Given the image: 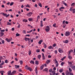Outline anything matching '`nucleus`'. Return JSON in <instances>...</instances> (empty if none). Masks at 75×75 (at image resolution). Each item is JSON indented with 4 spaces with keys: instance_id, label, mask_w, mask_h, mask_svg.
I'll list each match as a JSON object with an SVG mask.
<instances>
[{
    "instance_id": "09e8293b",
    "label": "nucleus",
    "mask_w": 75,
    "mask_h": 75,
    "mask_svg": "<svg viewBox=\"0 0 75 75\" xmlns=\"http://www.w3.org/2000/svg\"><path fill=\"white\" fill-rule=\"evenodd\" d=\"M55 72H56L55 71H52V74H55Z\"/></svg>"
},
{
    "instance_id": "72a5a7b5",
    "label": "nucleus",
    "mask_w": 75,
    "mask_h": 75,
    "mask_svg": "<svg viewBox=\"0 0 75 75\" xmlns=\"http://www.w3.org/2000/svg\"><path fill=\"white\" fill-rule=\"evenodd\" d=\"M41 56L40 55H39L38 56V58L39 59H40V58H41Z\"/></svg>"
},
{
    "instance_id": "a878e982",
    "label": "nucleus",
    "mask_w": 75,
    "mask_h": 75,
    "mask_svg": "<svg viewBox=\"0 0 75 75\" xmlns=\"http://www.w3.org/2000/svg\"><path fill=\"white\" fill-rule=\"evenodd\" d=\"M38 5H39V6H40V7H42V4H41V3H39L38 4Z\"/></svg>"
},
{
    "instance_id": "603ef678",
    "label": "nucleus",
    "mask_w": 75,
    "mask_h": 75,
    "mask_svg": "<svg viewBox=\"0 0 75 75\" xmlns=\"http://www.w3.org/2000/svg\"><path fill=\"white\" fill-rule=\"evenodd\" d=\"M13 4H14V3L12 2L10 4V6H13Z\"/></svg>"
},
{
    "instance_id": "6e6d98bb",
    "label": "nucleus",
    "mask_w": 75,
    "mask_h": 75,
    "mask_svg": "<svg viewBox=\"0 0 75 75\" xmlns=\"http://www.w3.org/2000/svg\"><path fill=\"white\" fill-rule=\"evenodd\" d=\"M54 53H55V54H57V53H58V51H57V50H55Z\"/></svg>"
},
{
    "instance_id": "37998d69",
    "label": "nucleus",
    "mask_w": 75,
    "mask_h": 75,
    "mask_svg": "<svg viewBox=\"0 0 75 75\" xmlns=\"http://www.w3.org/2000/svg\"><path fill=\"white\" fill-rule=\"evenodd\" d=\"M63 71V70L62 69H60L59 70V72L61 73Z\"/></svg>"
},
{
    "instance_id": "4be33fe9",
    "label": "nucleus",
    "mask_w": 75,
    "mask_h": 75,
    "mask_svg": "<svg viewBox=\"0 0 75 75\" xmlns=\"http://www.w3.org/2000/svg\"><path fill=\"white\" fill-rule=\"evenodd\" d=\"M40 49H37L36 51V52H37V53H38V52H40Z\"/></svg>"
},
{
    "instance_id": "39448f33",
    "label": "nucleus",
    "mask_w": 75,
    "mask_h": 75,
    "mask_svg": "<svg viewBox=\"0 0 75 75\" xmlns=\"http://www.w3.org/2000/svg\"><path fill=\"white\" fill-rule=\"evenodd\" d=\"M54 62L56 64V67H58V65H59V63H58V61L57 60V59H54Z\"/></svg>"
},
{
    "instance_id": "7ed1b4c3",
    "label": "nucleus",
    "mask_w": 75,
    "mask_h": 75,
    "mask_svg": "<svg viewBox=\"0 0 75 75\" xmlns=\"http://www.w3.org/2000/svg\"><path fill=\"white\" fill-rule=\"evenodd\" d=\"M1 14L4 16H5L6 17H8L10 16V14H8L7 15V13H2Z\"/></svg>"
},
{
    "instance_id": "6e6552de",
    "label": "nucleus",
    "mask_w": 75,
    "mask_h": 75,
    "mask_svg": "<svg viewBox=\"0 0 75 75\" xmlns=\"http://www.w3.org/2000/svg\"><path fill=\"white\" fill-rule=\"evenodd\" d=\"M64 8H65L64 7H61L59 8V10H60V11H63V10L64 9ZM62 9L63 10H62Z\"/></svg>"
},
{
    "instance_id": "0e129e2a",
    "label": "nucleus",
    "mask_w": 75,
    "mask_h": 75,
    "mask_svg": "<svg viewBox=\"0 0 75 75\" xmlns=\"http://www.w3.org/2000/svg\"><path fill=\"white\" fill-rule=\"evenodd\" d=\"M2 59H3V57H0V60H1Z\"/></svg>"
},
{
    "instance_id": "49530a36",
    "label": "nucleus",
    "mask_w": 75,
    "mask_h": 75,
    "mask_svg": "<svg viewBox=\"0 0 75 75\" xmlns=\"http://www.w3.org/2000/svg\"><path fill=\"white\" fill-rule=\"evenodd\" d=\"M23 22H25V23H26V22H27V20H26L25 19H23Z\"/></svg>"
},
{
    "instance_id": "5fc2aeb1",
    "label": "nucleus",
    "mask_w": 75,
    "mask_h": 75,
    "mask_svg": "<svg viewBox=\"0 0 75 75\" xmlns=\"http://www.w3.org/2000/svg\"><path fill=\"white\" fill-rule=\"evenodd\" d=\"M64 62H62L61 64V65L62 66L64 65Z\"/></svg>"
},
{
    "instance_id": "ea45409f",
    "label": "nucleus",
    "mask_w": 75,
    "mask_h": 75,
    "mask_svg": "<svg viewBox=\"0 0 75 75\" xmlns=\"http://www.w3.org/2000/svg\"><path fill=\"white\" fill-rule=\"evenodd\" d=\"M73 52V50H71L69 52V54H70V53L71 52Z\"/></svg>"
},
{
    "instance_id": "de8ad7c7",
    "label": "nucleus",
    "mask_w": 75,
    "mask_h": 75,
    "mask_svg": "<svg viewBox=\"0 0 75 75\" xmlns=\"http://www.w3.org/2000/svg\"><path fill=\"white\" fill-rule=\"evenodd\" d=\"M73 13H75V9L74 8L72 9Z\"/></svg>"
},
{
    "instance_id": "473e14b6",
    "label": "nucleus",
    "mask_w": 75,
    "mask_h": 75,
    "mask_svg": "<svg viewBox=\"0 0 75 75\" xmlns=\"http://www.w3.org/2000/svg\"><path fill=\"white\" fill-rule=\"evenodd\" d=\"M40 16H38L37 17V21H38V19H40Z\"/></svg>"
},
{
    "instance_id": "e2e57ef3",
    "label": "nucleus",
    "mask_w": 75,
    "mask_h": 75,
    "mask_svg": "<svg viewBox=\"0 0 75 75\" xmlns=\"http://www.w3.org/2000/svg\"><path fill=\"white\" fill-rule=\"evenodd\" d=\"M55 11H56V12H58V10L57 9H55Z\"/></svg>"
},
{
    "instance_id": "680f3d73",
    "label": "nucleus",
    "mask_w": 75,
    "mask_h": 75,
    "mask_svg": "<svg viewBox=\"0 0 75 75\" xmlns=\"http://www.w3.org/2000/svg\"><path fill=\"white\" fill-rule=\"evenodd\" d=\"M5 62V63H8V60H6Z\"/></svg>"
},
{
    "instance_id": "9b49d317",
    "label": "nucleus",
    "mask_w": 75,
    "mask_h": 75,
    "mask_svg": "<svg viewBox=\"0 0 75 75\" xmlns=\"http://www.w3.org/2000/svg\"><path fill=\"white\" fill-rule=\"evenodd\" d=\"M51 62V61L50 60L47 59L46 61V63L47 64H48Z\"/></svg>"
},
{
    "instance_id": "f8f14e48",
    "label": "nucleus",
    "mask_w": 75,
    "mask_h": 75,
    "mask_svg": "<svg viewBox=\"0 0 75 75\" xmlns=\"http://www.w3.org/2000/svg\"><path fill=\"white\" fill-rule=\"evenodd\" d=\"M48 49H49V50H52L53 49V47L52 46H50L48 47Z\"/></svg>"
},
{
    "instance_id": "774afa93",
    "label": "nucleus",
    "mask_w": 75,
    "mask_h": 75,
    "mask_svg": "<svg viewBox=\"0 0 75 75\" xmlns=\"http://www.w3.org/2000/svg\"><path fill=\"white\" fill-rule=\"evenodd\" d=\"M11 30L12 31H14V28H11Z\"/></svg>"
},
{
    "instance_id": "c756f323",
    "label": "nucleus",
    "mask_w": 75,
    "mask_h": 75,
    "mask_svg": "<svg viewBox=\"0 0 75 75\" xmlns=\"http://www.w3.org/2000/svg\"><path fill=\"white\" fill-rule=\"evenodd\" d=\"M25 41H27V40L28 41H29V40H30V38H25Z\"/></svg>"
},
{
    "instance_id": "aec40b11",
    "label": "nucleus",
    "mask_w": 75,
    "mask_h": 75,
    "mask_svg": "<svg viewBox=\"0 0 75 75\" xmlns=\"http://www.w3.org/2000/svg\"><path fill=\"white\" fill-rule=\"evenodd\" d=\"M11 71H9L8 72V75H11Z\"/></svg>"
},
{
    "instance_id": "e433bc0d",
    "label": "nucleus",
    "mask_w": 75,
    "mask_h": 75,
    "mask_svg": "<svg viewBox=\"0 0 75 75\" xmlns=\"http://www.w3.org/2000/svg\"><path fill=\"white\" fill-rule=\"evenodd\" d=\"M48 70V68H45L44 69L43 71H47Z\"/></svg>"
},
{
    "instance_id": "c03bdc74",
    "label": "nucleus",
    "mask_w": 75,
    "mask_h": 75,
    "mask_svg": "<svg viewBox=\"0 0 75 75\" xmlns=\"http://www.w3.org/2000/svg\"><path fill=\"white\" fill-rule=\"evenodd\" d=\"M20 34L18 33H17L16 34V37H18V36H20Z\"/></svg>"
},
{
    "instance_id": "a18cd8bd",
    "label": "nucleus",
    "mask_w": 75,
    "mask_h": 75,
    "mask_svg": "<svg viewBox=\"0 0 75 75\" xmlns=\"http://www.w3.org/2000/svg\"><path fill=\"white\" fill-rule=\"evenodd\" d=\"M72 7H71L70 8V9L69 10V11H72Z\"/></svg>"
},
{
    "instance_id": "bf43d9fd",
    "label": "nucleus",
    "mask_w": 75,
    "mask_h": 75,
    "mask_svg": "<svg viewBox=\"0 0 75 75\" xmlns=\"http://www.w3.org/2000/svg\"><path fill=\"white\" fill-rule=\"evenodd\" d=\"M28 27H30V28H33V26H31V25H28Z\"/></svg>"
},
{
    "instance_id": "c9c22d12",
    "label": "nucleus",
    "mask_w": 75,
    "mask_h": 75,
    "mask_svg": "<svg viewBox=\"0 0 75 75\" xmlns=\"http://www.w3.org/2000/svg\"><path fill=\"white\" fill-rule=\"evenodd\" d=\"M25 7H30V6L28 4H27L25 6Z\"/></svg>"
},
{
    "instance_id": "3c124183",
    "label": "nucleus",
    "mask_w": 75,
    "mask_h": 75,
    "mask_svg": "<svg viewBox=\"0 0 75 75\" xmlns=\"http://www.w3.org/2000/svg\"><path fill=\"white\" fill-rule=\"evenodd\" d=\"M28 20L29 21H31L33 20V19H32V18H29L28 19Z\"/></svg>"
},
{
    "instance_id": "9d476101",
    "label": "nucleus",
    "mask_w": 75,
    "mask_h": 75,
    "mask_svg": "<svg viewBox=\"0 0 75 75\" xmlns=\"http://www.w3.org/2000/svg\"><path fill=\"white\" fill-rule=\"evenodd\" d=\"M42 59L44 60H45V56H44V53H42Z\"/></svg>"
},
{
    "instance_id": "338daca9",
    "label": "nucleus",
    "mask_w": 75,
    "mask_h": 75,
    "mask_svg": "<svg viewBox=\"0 0 75 75\" xmlns=\"http://www.w3.org/2000/svg\"><path fill=\"white\" fill-rule=\"evenodd\" d=\"M1 7L2 8H4V5H2Z\"/></svg>"
},
{
    "instance_id": "58836bf2",
    "label": "nucleus",
    "mask_w": 75,
    "mask_h": 75,
    "mask_svg": "<svg viewBox=\"0 0 75 75\" xmlns=\"http://www.w3.org/2000/svg\"><path fill=\"white\" fill-rule=\"evenodd\" d=\"M64 42L65 44H67V43H68V40H66Z\"/></svg>"
},
{
    "instance_id": "864d4df0",
    "label": "nucleus",
    "mask_w": 75,
    "mask_h": 75,
    "mask_svg": "<svg viewBox=\"0 0 75 75\" xmlns=\"http://www.w3.org/2000/svg\"><path fill=\"white\" fill-rule=\"evenodd\" d=\"M0 31H1V32H2L3 33V32H4V31H5V30H4V29L2 30H0Z\"/></svg>"
},
{
    "instance_id": "7c9ffc66",
    "label": "nucleus",
    "mask_w": 75,
    "mask_h": 75,
    "mask_svg": "<svg viewBox=\"0 0 75 75\" xmlns=\"http://www.w3.org/2000/svg\"><path fill=\"white\" fill-rule=\"evenodd\" d=\"M39 63V62H38L37 61H36L35 62V64L36 65H38Z\"/></svg>"
},
{
    "instance_id": "4d7b16f0",
    "label": "nucleus",
    "mask_w": 75,
    "mask_h": 75,
    "mask_svg": "<svg viewBox=\"0 0 75 75\" xmlns=\"http://www.w3.org/2000/svg\"><path fill=\"white\" fill-rule=\"evenodd\" d=\"M68 64H69L70 65H72V62H68Z\"/></svg>"
},
{
    "instance_id": "79ce46f5",
    "label": "nucleus",
    "mask_w": 75,
    "mask_h": 75,
    "mask_svg": "<svg viewBox=\"0 0 75 75\" xmlns=\"http://www.w3.org/2000/svg\"><path fill=\"white\" fill-rule=\"evenodd\" d=\"M53 27H55V28L56 27V23H54V24H53Z\"/></svg>"
},
{
    "instance_id": "412c9836",
    "label": "nucleus",
    "mask_w": 75,
    "mask_h": 75,
    "mask_svg": "<svg viewBox=\"0 0 75 75\" xmlns=\"http://www.w3.org/2000/svg\"><path fill=\"white\" fill-rule=\"evenodd\" d=\"M69 73L71 72L72 71V70L71 68H69Z\"/></svg>"
},
{
    "instance_id": "f3484780",
    "label": "nucleus",
    "mask_w": 75,
    "mask_h": 75,
    "mask_svg": "<svg viewBox=\"0 0 75 75\" xmlns=\"http://www.w3.org/2000/svg\"><path fill=\"white\" fill-rule=\"evenodd\" d=\"M15 67L16 69H17V68H19V67H20V66L19 65H15Z\"/></svg>"
},
{
    "instance_id": "bb28decb",
    "label": "nucleus",
    "mask_w": 75,
    "mask_h": 75,
    "mask_svg": "<svg viewBox=\"0 0 75 75\" xmlns=\"http://www.w3.org/2000/svg\"><path fill=\"white\" fill-rule=\"evenodd\" d=\"M19 62L21 65L23 64V62L22 60L19 61Z\"/></svg>"
},
{
    "instance_id": "a19ab883",
    "label": "nucleus",
    "mask_w": 75,
    "mask_h": 75,
    "mask_svg": "<svg viewBox=\"0 0 75 75\" xmlns=\"http://www.w3.org/2000/svg\"><path fill=\"white\" fill-rule=\"evenodd\" d=\"M65 58H66V57H63L62 59H61L62 61H64V59H65Z\"/></svg>"
},
{
    "instance_id": "f704fd0d",
    "label": "nucleus",
    "mask_w": 75,
    "mask_h": 75,
    "mask_svg": "<svg viewBox=\"0 0 75 75\" xmlns=\"http://www.w3.org/2000/svg\"><path fill=\"white\" fill-rule=\"evenodd\" d=\"M28 54L29 55H31V50L29 51Z\"/></svg>"
},
{
    "instance_id": "f257e3e1",
    "label": "nucleus",
    "mask_w": 75,
    "mask_h": 75,
    "mask_svg": "<svg viewBox=\"0 0 75 75\" xmlns=\"http://www.w3.org/2000/svg\"><path fill=\"white\" fill-rule=\"evenodd\" d=\"M45 30L46 32H49L50 30V28L48 26H47L45 29Z\"/></svg>"
},
{
    "instance_id": "2f4dec72",
    "label": "nucleus",
    "mask_w": 75,
    "mask_h": 75,
    "mask_svg": "<svg viewBox=\"0 0 75 75\" xmlns=\"http://www.w3.org/2000/svg\"><path fill=\"white\" fill-rule=\"evenodd\" d=\"M44 67V65H42L40 66V69L41 70H42Z\"/></svg>"
},
{
    "instance_id": "20e7f679",
    "label": "nucleus",
    "mask_w": 75,
    "mask_h": 75,
    "mask_svg": "<svg viewBox=\"0 0 75 75\" xmlns=\"http://www.w3.org/2000/svg\"><path fill=\"white\" fill-rule=\"evenodd\" d=\"M70 34H71V33L69 32L68 31H66L65 33V35L66 36V37H68L70 35Z\"/></svg>"
},
{
    "instance_id": "052dcab7",
    "label": "nucleus",
    "mask_w": 75,
    "mask_h": 75,
    "mask_svg": "<svg viewBox=\"0 0 75 75\" xmlns=\"http://www.w3.org/2000/svg\"><path fill=\"white\" fill-rule=\"evenodd\" d=\"M48 57L49 58H51V56L49 55H48Z\"/></svg>"
},
{
    "instance_id": "dca6fc26",
    "label": "nucleus",
    "mask_w": 75,
    "mask_h": 75,
    "mask_svg": "<svg viewBox=\"0 0 75 75\" xmlns=\"http://www.w3.org/2000/svg\"><path fill=\"white\" fill-rule=\"evenodd\" d=\"M71 68L73 71H75V66L73 65L71 67Z\"/></svg>"
},
{
    "instance_id": "6ab92c4d",
    "label": "nucleus",
    "mask_w": 75,
    "mask_h": 75,
    "mask_svg": "<svg viewBox=\"0 0 75 75\" xmlns=\"http://www.w3.org/2000/svg\"><path fill=\"white\" fill-rule=\"evenodd\" d=\"M68 58L70 59H72V57L69 54H68Z\"/></svg>"
},
{
    "instance_id": "c85d7f7f",
    "label": "nucleus",
    "mask_w": 75,
    "mask_h": 75,
    "mask_svg": "<svg viewBox=\"0 0 75 75\" xmlns=\"http://www.w3.org/2000/svg\"><path fill=\"white\" fill-rule=\"evenodd\" d=\"M30 63L33 64H34V61L33 60H31L30 62Z\"/></svg>"
},
{
    "instance_id": "423d86ee",
    "label": "nucleus",
    "mask_w": 75,
    "mask_h": 75,
    "mask_svg": "<svg viewBox=\"0 0 75 75\" xmlns=\"http://www.w3.org/2000/svg\"><path fill=\"white\" fill-rule=\"evenodd\" d=\"M58 51L59 53H63V50L61 48H59L58 49Z\"/></svg>"
},
{
    "instance_id": "4c0bfd02",
    "label": "nucleus",
    "mask_w": 75,
    "mask_h": 75,
    "mask_svg": "<svg viewBox=\"0 0 75 75\" xmlns=\"http://www.w3.org/2000/svg\"><path fill=\"white\" fill-rule=\"evenodd\" d=\"M75 5V3H73L71 5V6H74Z\"/></svg>"
},
{
    "instance_id": "69168bd1",
    "label": "nucleus",
    "mask_w": 75,
    "mask_h": 75,
    "mask_svg": "<svg viewBox=\"0 0 75 75\" xmlns=\"http://www.w3.org/2000/svg\"><path fill=\"white\" fill-rule=\"evenodd\" d=\"M42 51V52H45L44 51V49H42L41 50Z\"/></svg>"
},
{
    "instance_id": "1a4fd4ad",
    "label": "nucleus",
    "mask_w": 75,
    "mask_h": 75,
    "mask_svg": "<svg viewBox=\"0 0 75 75\" xmlns=\"http://www.w3.org/2000/svg\"><path fill=\"white\" fill-rule=\"evenodd\" d=\"M4 35V33L2 32H0V37H3V36Z\"/></svg>"
},
{
    "instance_id": "a211bd4d",
    "label": "nucleus",
    "mask_w": 75,
    "mask_h": 75,
    "mask_svg": "<svg viewBox=\"0 0 75 75\" xmlns=\"http://www.w3.org/2000/svg\"><path fill=\"white\" fill-rule=\"evenodd\" d=\"M6 41H7V42H10V40H11V39H8L7 38H6Z\"/></svg>"
},
{
    "instance_id": "5701e85b",
    "label": "nucleus",
    "mask_w": 75,
    "mask_h": 75,
    "mask_svg": "<svg viewBox=\"0 0 75 75\" xmlns=\"http://www.w3.org/2000/svg\"><path fill=\"white\" fill-rule=\"evenodd\" d=\"M42 42V40H41L39 41L38 43L39 44H40V45H41V42Z\"/></svg>"
},
{
    "instance_id": "cd10ccee",
    "label": "nucleus",
    "mask_w": 75,
    "mask_h": 75,
    "mask_svg": "<svg viewBox=\"0 0 75 75\" xmlns=\"http://www.w3.org/2000/svg\"><path fill=\"white\" fill-rule=\"evenodd\" d=\"M41 27H43V25L42 24V21H41L40 22Z\"/></svg>"
},
{
    "instance_id": "b1692460",
    "label": "nucleus",
    "mask_w": 75,
    "mask_h": 75,
    "mask_svg": "<svg viewBox=\"0 0 75 75\" xmlns=\"http://www.w3.org/2000/svg\"><path fill=\"white\" fill-rule=\"evenodd\" d=\"M16 72V71H12L11 74V75H14V74Z\"/></svg>"
},
{
    "instance_id": "ddd939ff",
    "label": "nucleus",
    "mask_w": 75,
    "mask_h": 75,
    "mask_svg": "<svg viewBox=\"0 0 75 75\" xmlns=\"http://www.w3.org/2000/svg\"><path fill=\"white\" fill-rule=\"evenodd\" d=\"M12 24V23H11V22H8L7 23V25H11Z\"/></svg>"
},
{
    "instance_id": "4468645a",
    "label": "nucleus",
    "mask_w": 75,
    "mask_h": 75,
    "mask_svg": "<svg viewBox=\"0 0 75 75\" xmlns=\"http://www.w3.org/2000/svg\"><path fill=\"white\" fill-rule=\"evenodd\" d=\"M38 68V67H36L35 68V73L36 74H38V71H37V69Z\"/></svg>"
},
{
    "instance_id": "8fccbe9b",
    "label": "nucleus",
    "mask_w": 75,
    "mask_h": 75,
    "mask_svg": "<svg viewBox=\"0 0 75 75\" xmlns=\"http://www.w3.org/2000/svg\"><path fill=\"white\" fill-rule=\"evenodd\" d=\"M4 62L3 61H2V63L1 64H0V65H4Z\"/></svg>"
},
{
    "instance_id": "393cba45",
    "label": "nucleus",
    "mask_w": 75,
    "mask_h": 75,
    "mask_svg": "<svg viewBox=\"0 0 75 75\" xmlns=\"http://www.w3.org/2000/svg\"><path fill=\"white\" fill-rule=\"evenodd\" d=\"M43 44L44 45V48H47V46L46 45V44L45 43H43Z\"/></svg>"
},
{
    "instance_id": "0eeeda50",
    "label": "nucleus",
    "mask_w": 75,
    "mask_h": 75,
    "mask_svg": "<svg viewBox=\"0 0 75 75\" xmlns=\"http://www.w3.org/2000/svg\"><path fill=\"white\" fill-rule=\"evenodd\" d=\"M32 14H33V12H30L28 13L27 14V15L28 17H31V16Z\"/></svg>"
},
{
    "instance_id": "13d9d810",
    "label": "nucleus",
    "mask_w": 75,
    "mask_h": 75,
    "mask_svg": "<svg viewBox=\"0 0 75 75\" xmlns=\"http://www.w3.org/2000/svg\"><path fill=\"white\" fill-rule=\"evenodd\" d=\"M52 46L53 47H56V44H55V43L54 44H53V45Z\"/></svg>"
},
{
    "instance_id": "2eb2a0df",
    "label": "nucleus",
    "mask_w": 75,
    "mask_h": 75,
    "mask_svg": "<svg viewBox=\"0 0 75 75\" xmlns=\"http://www.w3.org/2000/svg\"><path fill=\"white\" fill-rule=\"evenodd\" d=\"M65 74L66 75H69V71H66Z\"/></svg>"
},
{
    "instance_id": "f03ea898",
    "label": "nucleus",
    "mask_w": 75,
    "mask_h": 75,
    "mask_svg": "<svg viewBox=\"0 0 75 75\" xmlns=\"http://www.w3.org/2000/svg\"><path fill=\"white\" fill-rule=\"evenodd\" d=\"M25 69H27V70H29L30 71H32V69L31 67L27 66V65H26L25 67Z\"/></svg>"
}]
</instances>
